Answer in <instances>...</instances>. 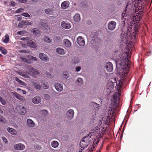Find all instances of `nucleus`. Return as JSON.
<instances>
[{"mask_svg": "<svg viewBox=\"0 0 152 152\" xmlns=\"http://www.w3.org/2000/svg\"><path fill=\"white\" fill-rule=\"evenodd\" d=\"M140 24L138 20H137L134 22V25H131L128 26L127 29L130 33V34H134V35L138 34V30L139 28Z\"/></svg>", "mask_w": 152, "mask_h": 152, "instance_id": "1", "label": "nucleus"}, {"mask_svg": "<svg viewBox=\"0 0 152 152\" xmlns=\"http://www.w3.org/2000/svg\"><path fill=\"white\" fill-rule=\"evenodd\" d=\"M120 58H121V64L119 63V64L120 66H121L123 62L124 63L123 65L124 66V67L125 68L126 67L128 68V67H129L128 65L129 63L127 54L126 53H123L121 55V57Z\"/></svg>", "mask_w": 152, "mask_h": 152, "instance_id": "2", "label": "nucleus"}, {"mask_svg": "<svg viewBox=\"0 0 152 152\" xmlns=\"http://www.w3.org/2000/svg\"><path fill=\"white\" fill-rule=\"evenodd\" d=\"M27 72L29 75L34 77H36L40 74V72L38 70L31 66L28 67Z\"/></svg>", "mask_w": 152, "mask_h": 152, "instance_id": "3", "label": "nucleus"}, {"mask_svg": "<svg viewBox=\"0 0 152 152\" xmlns=\"http://www.w3.org/2000/svg\"><path fill=\"white\" fill-rule=\"evenodd\" d=\"M94 132H91L89 134H88L87 136H84L82 140L80 142V146L82 148L81 146V144H83L82 142L86 143V144H87L88 142H89L90 141V138L91 137V136H92ZM85 147H86V146L83 147V148Z\"/></svg>", "mask_w": 152, "mask_h": 152, "instance_id": "4", "label": "nucleus"}, {"mask_svg": "<svg viewBox=\"0 0 152 152\" xmlns=\"http://www.w3.org/2000/svg\"><path fill=\"white\" fill-rule=\"evenodd\" d=\"M120 94L118 92H115V94L113 95V98L112 99L111 104L113 106L116 105L117 102L119 99H118V96H120Z\"/></svg>", "mask_w": 152, "mask_h": 152, "instance_id": "5", "label": "nucleus"}, {"mask_svg": "<svg viewBox=\"0 0 152 152\" xmlns=\"http://www.w3.org/2000/svg\"><path fill=\"white\" fill-rule=\"evenodd\" d=\"M116 22L114 21L110 22L108 25V29L110 31H113L114 30L116 27Z\"/></svg>", "mask_w": 152, "mask_h": 152, "instance_id": "6", "label": "nucleus"}, {"mask_svg": "<svg viewBox=\"0 0 152 152\" xmlns=\"http://www.w3.org/2000/svg\"><path fill=\"white\" fill-rule=\"evenodd\" d=\"M17 109L18 110L20 113L22 115H24L26 112V108L23 106L19 105L17 107Z\"/></svg>", "mask_w": 152, "mask_h": 152, "instance_id": "7", "label": "nucleus"}, {"mask_svg": "<svg viewBox=\"0 0 152 152\" xmlns=\"http://www.w3.org/2000/svg\"><path fill=\"white\" fill-rule=\"evenodd\" d=\"M106 68L108 72H112L113 69V65L112 63L110 62H107L106 64Z\"/></svg>", "mask_w": 152, "mask_h": 152, "instance_id": "8", "label": "nucleus"}, {"mask_svg": "<svg viewBox=\"0 0 152 152\" xmlns=\"http://www.w3.org/2000/svg\"><path fill=\"white\" fill-rule=\"evenodd\" d=\"M39 56L40 58L42 61L47 62L49 60L48 57L43 53H40L39 54Z\"/></svg>", "mask_w": 152, "mask_h": 152, "instance_id": "9", "label": "nucleus"}, {"mask_svg": "<svg viewBox=\"0 0 152 152\" xmlns=\"http://www.w3.org/2000/svg\"><path fill=\"white\" fill-rule=\"evenodd\" d=\"M77 42L80 46H83L85 45V41L82 37H78L77 39Z\"/></svg>", "mask_w": 152, "mask_h": 152, "instance_id": "10", "label": "nucleus"}, {"mask_svg": "<svg viewBox=\"0 0 152 152\" xmlns=\"http://www.w3.org/2000/svg\"><path fill=\"white\" fill-rule=\"evenodd\" d=\"M45 12L46 13L51 15H55L56 14V10L52 8H48L46 9Z\"/></svg>", "mask_w": 152, "mask_h": 152, "instance_id": "11", "label": "nucleus"}, {"mask_svg": "<svg viewBox=\"0 0 152 152\" xmlns=\"http://www.w3.org/2000/svg\"><path fill=\"white\" fill-rule=\"evenodd\" d=\"M74 112L73 110L70 109L66 113V116L68 119H71L73 117Z\"/></svg>", "mask_w": 152, "mask_h": 152, "instance_id": "12", "label": "nucleus"}, {"mask_svg": "<svg viewBox=\"0 0 152 152\" xmlns=\"http://www.w3.org/2000/svg\"><path fill=\"white\" fill-rule=\"evenodd\" d=\"M15 148L17 150H22L25 148V146L22 143H19L14 145Z\"/></svg>", "mask_w": 152, "mask_h": 152, "instance_id": "13", "label": "nucleus"}, {"mask_svg": "<svg viewBox=\"0 0 152 152\" xmlns=\"http://www.w3.org/2000/svg\"><path fill=\"white\" fill-rule=\"evenodd\" d=\"M41 86L45 89H48L49 87L48 84V82L44 80H42L40 81Z\"/></svg>", "mask_w": 152, "mask_h": 152, "instance_id": "14", "label": "nucleus"}, {"mask_svg": "<svg viewBox=\"0 0 152 152\" xmlns=\"http://www.w3.org/2000/svg\"><path fill=\"white\" fill-rule=\"evenodd\" d=\"M32 102L35 104H38L41 102V98L40 96H35L32 99Z\"/></svg>", "mask_w": 152, "mask_h": 152, "instance_id": "15", "label": "nucleus"}, {"mask_svg": "<svg viewBox=\"0 0 152 152\" xmlns=\"http://www.w3.org/2000/svg\"><path fill=\"white\" fill-rule=\"evenodd\" d=\"M33 85L37 89L40 90L41 88V86L39 84V83L37 80H34L32 81Z\"/></svg>", "mask_w": 152, "mask_h": 152, "instance_id": "16", "label": "nucleus"}, {"mask_svg": "<svg viewBox=\"0 0 152 152\" xmlns=\"http://www.w3.org/2000/svg\"><path fill=\"white\" fill-rule=\"evenodd\" d=\"M13 94L16 98L21 101H24L25 100V99L23 96H21L16 92H14Z\"/></svg>", "mask_w": 152, "mask_h": 152, "instance_id": "17", "label": "nucleus"}, {"mask_svg": "<svg viewBox=\"0 0 152 152\" xmlns=\"http://www.w3.org/2000/svg\"><path fill=\"white\" fill-rule=\"evenodd\" d=\"M55 87L57 91L59 92L61 91L63 89V85L58 83L55 84Z\"/></svg>", "mask_w": 152, "mask_h": 152, "instance_id": "18", "label": "nucleus"}, {"mask_svg": "<svg viewBox=\"0 0 152 152\" xmlns=\"http://www.w3.org/2000/svg\"><path fill=\"white\" fill-rule=\"evenodd\" d=\"M69 1H65L62 3L61 7L63 9H66L69 7Z\"/></svg>", "mask_w": 152, "mask_h": 152, "instance_id": "19", "label": "nucleus"}, {"mask_svg": "<svg viewBox=\"0 0 152 152\" xmlns=\"http://www.w3.org/2000/svg\"><path fill=\"white\" fill-rule=\"evenodd\" d=\"M61 26L63 28L65 29H69L71 27L69 23L64 21L61 22Z\"/></svg>", "mask_w": 152, "mask_h": 152, "instance_id": "20", "label": "nucleus"}, {"mask_svg": "<svg viewBox=\"0 0 152 152\" xmlns=\"http://www.w3.org/2000/svg\"><path fill=\"white\" fill-rule=\"evenodd\" d=\"M27 125L30 127H33L35 124V123L31 119H28L27 120Z\"/></svg>", "mask_w": 152, "mask_h": 152, "instance_id": "21", "label": "nucleus"}, {"mask_svg": "<svg viewBox=\"0 0 152 152\" xmlns=\"http://www.w3.org/2000/svg\"><path fill=\"white\" fill-rule=\"evenodd\" d=\"M27 45L29 47L33 48H35L36 47V45L33 41L30 40L27 42Z\"/></svg>", "mask_w": 152, "mask_h": 152, "instance_id": "22", "label": "nucleus"}, {"mask_svg": "<svg viewBox=\"0 0 152 152\" xmlns=\"http://www.w3.org/2000/svg\"><path fill=\"white\" fill-rule=\"evenodd\" d=\"M64 43L66 47H69L71 44L70 41L68 39H65L64 40Z\"/></svg>", "mask_w": 152, "mask_h": 152, "instance_id": "23", "label": "nucleus"}, {"mask_svg": "<svg viewBox=\"0 0 152 152\" xmlns=\"http://www.w3.org/2000/svg\"><path fill=\"white\" fill-rule=\"evenodd\" d=\"M56 51L58 54H64L65 53L64 49L60 48H57Z\"/></svg>", "mask_w": 152, "mask_h": 152, "instance_id": "24", "label": "nucleus"}, {"mask_svg": "<svg viewBox=\"0 0 152 152\" xmlns=\"http://www.w3.org/2000/svg\"><path fill=\"white\" fill-rule=\"evenodd\" d=\"M7 130L12 135H16L17 133L16 131L12 128L8 127Z\"/></svg>", "mask_w": 152, "mask_h": 152, "instance_id": "25", "label": "nucleus"}, {"mask_svg": "<svg viewBox=\"0 0 152 152\" xmlns=\"http://www.w3.org/2000/svg\"><path fill=\"white\" fill-rule=\"evenodd\" d=\"M74 20L76 22L79 21L80 19V15L78 14H76L74 16Z\"/></svg>", "mask_w": 152, "mask_h": 152, "instance_id": "26", "label": "nucleus"}, {"mask_svg": "<svg viewBox=\"0 0 152 152\" xmlns=\"http://www.w3.org/2000/svg\"><path fill=\"white\" fill-rule=\"evenodd\" d=\"M33 34L35 36H37L39 34V30L37 28H34L33 29Z\"/></svg>", "mask_w": 152, "mask_h": 152, "instance_id": "27", "label": "nucleus"}, {"mask_svg": "<svg viewBox=\"0 0 152 152\" xmlns=\"http://www.w3.org/2000/svg\"><path fill=\"white\" fill-rule=\"evenodd\" d=\"M15 80L18 82L20 85L23 86H25L26 85V83L24 82H23L20 80L18 77H15Z\"/></svg>", "mask_w": 152, "mask_h": 152, "instance_id": "28", "label": "nucleus"}, {"mask_svg": "<svg viewBox=\"0 0 152 152\" xmlns=\"http://www.w3.org/2000/svg\"><path fill=\"white\" fill-rule=\"evenodd\" d=\"M113 108L112 107H110L109 110L108 111L107 113L108 114V117L110 115L109 117H110L112 116L113 115Z\"/></svg>", "mask_w": 152, "mask_h": 152, "instance_id": "29", "label": "nucleus"}, {"mask_svg": "<svg viewBox=\"0 0 152 152\" xmlns=\"http://www.w3.org/2000/svg\"><path fill=\"white\" fill-rule=\"evenodd\" d=\"M58 142L56 141H53L51 142V145L53 148H56L58 146Z\"/></svg>", "mask_w": 152, "mask_h": 152, "instance_id": "30", "label": "nucleus"}, {"mask_svg": "<svg viewBox=\"0 0 152 152\" xmlns=\"http://www.w3.org/2000/svg\"><path fill=\"white\" fill-rule=\"evenodd\" d=\"M27 32L24 31H18L16 33L17 34L20 35L22 36H23L24 35H25L26 34Z\"/></svg>", "mask_w": 152, "mask_h": 152, "instance_id": "31", "label": "nucleus"}, {"mask_svg": "<svg viewBox=\"0 0 152 152\" xmlns=\"http://www.w3.org/2000/svg\"><path fill=\"white\" fill-rule=\"evenodd\" d=\"M18 26L19 27H23L24 26H25V21L22 20L18 24Z\"/></svg>", "mask_w": 152, "mask_h": 152, "instance_id": "32", "label": "nucleus"}, {"mask_svg": "<svg viewBox=\"0 0 152 152\" xmlns=\"http://www.w3.org/2000/svg\"><path fill=\"white\" fill-rule=\"evenodd\" d=\"M127 15L126 14V12L125 11L122 13L121 15V19L123 20H125L126 18L125 17H126Z\"/></svg>", "mask_w": 152, "mask_h": 152, "instance_id": "33", "label": "nucleus"}, {"mask_svg": "<svg viewBox=\"0 0 152 152\" xmlns=\"http://www.w3.org/2000/svg\"><path fill=\"white\" fill-rule=\"evenodd\" d=\"M20 59L22 61L26 62L28 64H30L31 63L30 60L24 57H21Z\"/></svg>", "mask_w": 152, "mask_h": 152, "instance_id": "34", "label": "nucleus"}, {"mask_svg": "<svg viewBox=\"0 0 152 152\" xmlns=\"http://www.w3.org/2000/svg\"><path fill=\"white\" fill-rule=\"evenodd\" d=\"M0 51L1 53L4 54H6L7 53L6 50L3 47H0Z\"/></svg>", "mask_w": 152, "mask_h": 152, "instance_id": "35", "label": "nucleus"}, {"mask_svg": "<svg viewBox=\"0 0 152 152\" xmlns=\"http://www.w3.org/2000/svg\"><path fill=\"white\" fill-rule=\"evenodd\" d=\"M9 41V35L6 34L5 35V38L4 39L3 42L4 43H7Z\"/></svg>", "mask_w": 152, "mask_h": 152, "instance_id": "36", "label": "nucleus"}, {"mask_svg": "<svg viewBox=\"0 0 152 152\" xmlns=\"http://www.w3.org/2000/svg\"><path fill=\"white\" fill-rule=\"evenodd\" d=\"M0 102L3 105H4L6 104V101L1 96H0Z\"/></svg>", "mask_w": 152, "mask_h": 152, "instance_id": "37", "label": "nucleus"}, {"mask_svg": "<svg viewBox=\"0 0 152 152\" xmlns=\"http://www.w3.org/2000/svg\"><path fill=\"white\" fill-rule=\"evenodd\" d=\"M44 40L46 42L50 43L52 41L51 39H50L48 37H46L44 39Z\"/></svg>", "mask_w": 152, "mask_h": 152, "instance_id": "38", "label": "nucleus"}, {"mask_svg": "<svg viewBox=\"0 0 152 152\" xmlns=\"http://www.w3.org/2000/svg\"><path fill=\"white\" fill-rule=\"evenodd\" d=\"M63 76V77L65 78H68L69 77L68 73L67 72H64V73Z\"/></svg>", "mask_w": 152, "mask_h": 152, "instance_id": "39", "label": "nucleus"}, {"mask_svg": "<svg viewBox=\"0 0 152 152\" xmlns=\"http://www.w3.org/2000/svg\"><path fill=\"white\" fill-rule=\"evenodd\" d=\"M28 57L29 59H30L31 60H32L34 61H37V58L36 57L32 56H29V57Z\"/></svg>", "mask_w": 152, "mask_h": 152, "instance_id": "40", "label": "nucleus"}, {"mask_svg": "<svg viewBox=\"0 0 152 152\" xmlns=\"http://www.w3.org/2000/svg\"><path fill=\"white\" fill-rule=\"evenodd\" d=\"M24 11V10L22 8L18 9L16 11V13H19L22 12Z\"/></svg>", "mask_w": 152, "mask_h": 152, "instance_id": "41", "label": "nucleus"}, {"mask_svg": "<svg viewBox=\"0 0 152 152\" xmlns=\"http://www.w3.org/2000/svg\"><path fill=\"white\" fill-rule=\"evenodd\" d=\"M43 21V20H40V22H41L40 24L42 26H43V27H45L46 26H47V23H44Z\"/></svg>", "mask_w": 152, "mask_h": 152, "instance_id": "42", "label": "nucleus"}, {"mask_svg": "<svg viewBox=\"0 0 152 152\" xmlns=\"http://www.w3.org/2000/svg\"><path fill=\"white\" fill-rule=\"evenodd\" d=\"M21 15H23L26 17H28V18L30 17V15L28 14L27 13H23Z\"/></svg>", "mask_w": 152, "mask_h": 152, "instance_id": "43", "label": "nucleus"}, {"mask_svg": "<svg viewBox=\"0 0 152 152\" xmlns=\"http://www.w3.org/2000/svg\"><path fill=\"white\" fill-rule=\"evenodd\" d=\"M17 1L19 3H25L27 2V0H17Z\"/></svg>", "mask_w": 152, "mask_h": 152, "instance_id": "44", "label": "nucleus"}, {"mask_svg": "<svg viewBox=\"0 0 152 152\" xmlns=\"http://www.w3.org/2000/svg\"><path fill=\"white\" fill-rule=\"evenodd\" d=\"M81 4L82 5V7H86V1H84L81 3Z\"/></svg>", "mask_w": 152, "mask_h": 152, "instance_id": "45", "label": "nucleus"}, {"mask_svg": "<svg viewBox=\"0 0 152 152\" xmlns=\"http://www.w3.org/2000/svg\"><path fill=\"white\" fill-rule=\"evenodd\" d=\"M44 97L46 99L48 100L50 99V96L48 94H45Z\"/></svg>", "mask_w": 152, "mask_h": 152, "instance_id": "46", "label": "nucleus"}, {"mask_svg": "<svg viewBox=\"0 0 152 152\" xmlns=\"http://www.w3.org/2000/svg\"><path fill=\"white\" fill-rule=\"evenodd\" d=\"M4 118L2 116L0 115V122L4 123Z\"/></svg>", "mask_w": 152, "mask_h": 152, "instance_id": "47", "label": "nucleus"}, {"mask_svg": "<svg viewBox=\"0 0 152 152\" xmlns=\"http://www.w3.org/2000/svg\"><path fill=\"white\" fill-rule=\"evenodd\" d=\"M25 26L28 25H30L32 24L31 22H29L28 21H25Z\"/></svg>", "mask_w": 152, "mask_h": 152, "instance_id": "48", "label": "nucleus"}, {"mask_svg": "<svg viewBox=\"0 0 152 152\" xmlns=\"http://www.w3.org/2000/svg\"><path fill=\"white\" fill-rule=\"evenodd\" d=\"M17 91H18L19 90L22 91V93L23 94H26V91L21 90V89H20L19 88H17Z\"/></svg>", "mask_w": 152, "mask_h": 152, "instance_id": "49", "label": "nucleus"}, {"mask_svg": "<svg viewBox=\"0 0 152 152\" xmlns=\"http://www.w3.org/2000/svg\"><path fill=\"white\" fill-rule=\"evenodd\" d=\"M2 139L3 140L4 142H5V143H7V139L4 137H2Z\"/></svg>", "mask_w": 152, "mask_h": 152, "instance_id": "50", "label": "nucleus"}, {"mask_svg": "<svg viewBox=\"0 0 152 152\" xmlns=\"http://www.w3.org/2000/svg\"><path fill=\"white\" fill-rule=\"evenodd\" d=\"M77 81L78 83H82L83 81L82 79L80 78H78L77 79Z\"/></svg>", "mask_w": 152, "mask_h": 152, "instance_id": "51", "label": "nucleus"}, {"mask_svg": "<svg viewBox=\"0 0 152 152\" xmlns=\"http://www.w3.org/2000/svg\"><path fill=\"white\" fill-rule=\"evenodd\" d=\"M81 69V67L80 66H76V70L77 72H79Z\"/></svg>", "mask_w": 152, "mask_h": 152, "instance_id": "52", "label": "nucleus"}, {"mask_svg": "<svg viewBox=\"0 0 152 152\" xmlns=\"http://www.w3.org/2000/svg\"><path fill=\"white\" fill-rule=\"evenodd\" d=\"M28 39V37H22L20 38V39L22 40H27Z\"/></svg>", "mask_w": 152, "mask_h": 152, "instance_id": "53", "label": "nucleus"}, {"mask_svg": "<svg viewBox=\"0 0 152 152\" xmlns=\"http://www.w3.org/2000/svg\"><path fill=\"white\" fill-rule=\"evenodd\" d=\"M46 75L48 77H50L51 76V74L48 73H46Z\"/></svg>", "mask_w": 152, "mask_h": 152, "instance_id": "54", "label": "nucleus"}, {"mask_svg": "<svg viewBox=\"0 0 152 152\" xmlns=\"http://www.w3.org/2000/svg\"><path fill=\"white\" fill-rule=\"evenodd\" d=\"M121 38L122 39V40L123 41L124 40V39H126V37H124L122 36V35L121 36Z\"/></svg>", "mask_w": 152, "mask_h": 152, "instance_id": "55", "label": "nucleus"}, {"mask_svg": "<svg viewBox=\"0 0 152 152\" xmlns=\"http://www.w3.org/2000/svg\"><path fill=\"white\" fill-rule=\"evenodd\" d=\"M75 60H76L74 61L75 63V64L77 63H78L79 62V60L77 58H76V59H75Z\"/></svg>", "mask_w": 152, "mask_h": 152, "instance_id": "56", "label": "nucleus"}, {"mask_svg": "<svg viewBox=\"0 0 152 152\" xmlns=\"http://www.w3.org/2000/svg\"><path fill=\"white\" fill-rule=\"evenodd\" d=\"M32 3H35L38 1V0H31Z\"/></svg>", "mask_w": 152, "mask_h": 152, "instance_id": "57", "label": "nucleus"}, {"mask_svg": "<svg viewBox=\"0 0 152 152\" xmlns=\"http://www.w3.org/2000/svg\"><path fill=\"white\" fill-rule=\"evenodd\" d=\"M3 113L4 112L3 110L1 108H0V114H3Z\"/></svg>", "mask_w": 152, "mask_h": 152, "instance_id": "58", "label": "nucleus"}, {"mask_svg": "<svg viewBox=\"0 0 152 152\" xmlns=\"http://www.w3.org/2000/svg\"><path fill=\"white\" fill-rule=\"evenodd\" d=\"M20 52L23 53H27V51L25 50H22L20 51Z\"/></svg>", "mask_w": 152, "mask_h": 152, "instance_id": "59", "label": "nucleus"}, {"mask_svg": "<svg viewBox=\"0 0 152 152\" xmlns=\"http://www.w3.org/2000/svg\"><path fill=\"white\" fill-rule=\"evenodd\" d=\"M11 4L12 6H14L15 5V3L13 1H12L11 2Z\"/></svg>", "mask_w": 152, "mask_h": 152, "instance_id": "60", "label": "nucleus"}, {"mask_svg": "<svg viewBox=\"0 0 152 152\" xmlns=\"http://www.w3.org/2000/svg\"><path fill=\"white\" fill-rule=\"evenodd\" d=\"M94 104L96 106V107L97 108L99 107V105L97 104H96L95 103H94Z\"/></svg>", "mask_w": 152, "mask_h": 152, "instance_id": "61", "label": "nucleus"}, {"mask_svg": "<svg viewBox=\"0 0 152 152\" xmlns=\"http://www.w3.org/2000/svg\"><path fill=\"white\" fill-rule=\"evenodd\" d=\"M41 148V147L39 146H38V148H37V149H38V150H39Z\"/></svg>", "mask_w": 152, "mask_h": 152, "instance_id": "62", "label": "nucleus"}, {"mask_svg": "<svg viewBox=\"0 0 152 152\" xmlns=\"http://www.w3.org/2000/svg\"><path fill=\"white\" fill-rule=\"evenodd\" d=\"M122 85V83H121V84H120H120H119V86H120V88L121 86Z\"/></svg>", "mask_w": 152, "mask_h": 152, "instance_id": "63", "label": "nucleus"}, {"mask_svg": "<svg viewBox=\"0 0 152 152\" xmlns=\"http://www.w3.org/2000/svg\"><path fill=\"white\" fill-rule=\"evenodd\" d=\"M107 88L108 89H109V83H108V85H107Z\"/></svg>", "mask_w": 152, "mask_h": 152, "instance_id": "64", "label": "nucleus"}]
</instances>
